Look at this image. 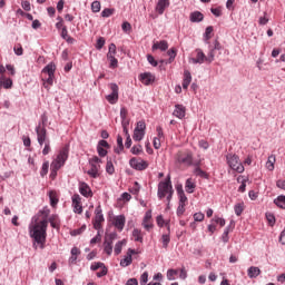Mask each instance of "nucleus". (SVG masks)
<instances>
[{"label":"nucleus","mask_w":285,"mask_h":285,"mask_svg":"<svg viewBox=\"0 0 285 285\" xmlns=\"http://www.w3.org/2000/svg\"><path fill=\"white\" fill-rule=\"evenodd\" d=\"M49 199H50V206L55 208L57 204H59V198L57 197V191L51 190L49 191Z\"/></svg>","instance_id":"obj_32"},{"label":"nucleus","mask_w":285,"mask_h":285,"mask_svg":"<svg viewBox=\"0 0 285 285\" xmlns=\"http://www.w3.org/2000/svg\"><path fill=\"white\" fill-rule=\"evenodd\" d=\"M191 81H193V76L190 75V71L185 70L184 71V79H183V88H184V90H188V86H190Z\"/></svg>","instance_id":"obj_23"},{"label":"nucleus","mask_w":285,"mask_h":285,"mask_svg":"<svg viewBox=\"0 0 285 285\" xmlns=\"http://www.w3.org/2000/svg\"><path fill=\"white\" fill-rule=\"evenodd\" d=\"M36 135L39 146H43L45 144H48L50 141V138H48V130L46 129V126L38 125L36 127Z\"/></svg>","instance_id":"obj_9"},{"label":"nucleus","mask_w":285,"mask_h":285,"mask_svg":"<svg viewBox=\"0 0 285 285\" xmlns=\"http://www.w3.org/2000/svg\"><path fill=\"white\" fill-rule=\"evenodd\" d=\"M109 88L111 90V94L106 96L107 101H109L111 105L119 101V86L117 83H110Z\"/></svg>","instance_id":"obj_11"},{"label":"nucleus","mask_w":285,"mask_h":285,"mask_svg":"<svg viewBox=\"0 0 285 285\" xmlns=\"http://www.w3.org/2000/svg\"><path fill=\"white\" fill-rule=\"evenodd\" d=\"M156 132H157V137H155V139H158L159 141H164V129L158 126L156 128Z\"/></svg>","instance_id":"obj_47"},{"label":"nucleus","mask_w":285,"mask_h":285,"mask_svg":"<svg viewBox=\"0 0 285 285\" xmlns=\"http://www.w3.org/2000/svg\"><path fill=\"white\" fill-rule=\"evenodd\" d=\"M68 147H63L59 151L57 158L51 163V168L53 169V173H56V170H59V168H61V166L66 164V161L68 160Z\"/></svg>","instance_id":"obj_5"},{"label":"nucleus","mask_w":285,"mask_h":285,"mask_svg":"<svg viewBox=\"0 0 285 285\" xmlns=\"http://www.w3.org/2000/svg\"><path fill=\"white\" fill-rule=\"evenodd\" d=\"M107 59L108 61H110L109 68L115 69L119 65V61L117 60V58H115V56L107 55Z\"/></svg>","instance_id":"obj_38"},{"label":"nucleus","mask_w":285,"mask_h":285,"mask_svg":"<svg viewBox=\"0 0 285 285\" xmlns=\"http://www.w3.org/2000/svg\"><path fill=\"white\" fill-rule=\"evenodd\" d=\"M144 150V147L141 145H136L131 148L132 155H139Z\"/></svg>","instance_id":"obj_54"},{"label":"nucleus","mask_w":285,"mask_h":285,"mask_svg":"<svg viewBox=\"0 0 285 285\" xmlns=\"http://www.w3.org/2000/svg\"><path fill=\"white\" fill-rule=\"evenodd\" d=\"M227 159V164L229 166V168H232V170H234L235 173H244V164H242V160H239V156L235 155V154H228L226 156Z\"/></svg>","instance_id":"obj_4"},{"label":"nucleus","mask_w":285,"mask_h":285,"mask_svg":"<svg viewBox=\"0 0 285 285\" xmlns=\"http://www.w3.org/2000/svg\"><path fill=\"white\" fill-rule=\"evenodd\" d=\"M107 55H110L111 57L117 55V46L115 43L109 45V51Z\"/></svg>","instance_id":"obj_57"},{"label":"nucleus","mask_w":285,"mask_h":285,"mask_svg":"<svg viewBox=\"0 0 285 285\" xmlns=\"http://www.w3.org/2000/svg\"><path fill=\"white\" fill-rule=\"evenodd\" d=\"M205 218L203 213L194 214V222H202Z\"/></svg>","instance_id":"obj_63"},{"label":"nucleus","mask_w":285,"mask_h":285,"mask_svg":"<svg viewBox=\"0 0 285 285\" xmlns=\"http://www.w3.org/2000/svg\"><path fill=\"white\" fill-rule=\"evenodd\" d=\"M175 164L177 166H190L193 164V151L190 150H179L175 155Z\"/></svg>","instance_id":"obj_3"},{"label":"nucleus","mask_w":285,"mask_h":285,"mask_svg":"<svg viewBox=\"0 0 285 285\" xmlns=\"http://www.w3.org/2000/svg\"><path fill=\"white\" fill-rule=\"evenodd\" d=\"M132 239L134 242H139L140 244H144V233L141 229L135 228L132 230Z\"/></svg>","instance_id":"obj_29"},{"label":"nucleus","mask_w":285,"mask_h":285,"mask_svg":"<svg viewBox=\"0 0 285 285\" xmlns=\"http://www.w3.org/2000/svg\"><path fill=\"white\" fill-rule=\"evenodd\" d=\"M139 81H141L144 86H150L151 83H155V75H153L151 72L140 73Z\"/></svg>","instance_id":"obj_15"},{"label":"nucleus","mask_w":285,"mask_h":285,"mask_svg":"<svg viewBox=\"0 0 285 285\" xmlns=\"http://www.w3.org/2000/svg\"><path fill=\"white\" fill-rule=\"evenodd\" d=\"M104 222H106V219L104 218V213L101 210V205H99L95 209L94 228L96 230H101V224H104Z\"/></svg>","instance_id":"obj_10"},{"label":"nucleus","mask_w":285,"mask_h":285,"mask_svg":"<svg viewBox=\"0 0 285 285\" xmlns=\"http://www.w3.org/2000/svg\"><path fill=\"white\" fill-rule=\"evenodd\" d=\"M121 28L124 32H130V30H132V26L130 24V22H124Z\"/></svg>","instance_id":"obj_60"},{"label":"nucleus","mask_w":285,"mask_h":285,"mask_svg":"<svg viewBox=\"0 0 285 285\" xmlns=\"http://www.w3.org/2000/svg\"><path fill=\"white\" fill-rule=\"evenodd\" d=\"M195 188H196L195 181L193 180V178H188L185 183L186 193L193 194L195 193Z\"/></svg>","instance_id":"obj_30"},{"label":"nucleus","mask_w":285,"mask_h":285,"mask_svg":"<svg viewBox=\"0 0 285 285\" xmlns=\"http://www.w3.org/2000/svg\"><path fill=\"white\" fill-rule=\"evenodd\" d=\"M91 10H92V12H100L101 11V2L94 1L91 3Z\"/></svg>","instance_id":"obj_46"},{"label":"nucleus","mask_w":285,"mask_h":285,"mask_svg":"<svg viewBox=\"0 0 285 285\" xmlns=\"http://www.w3.org/2000/svg\"><path fill=\"white\" fill-rule=\"evenodd\" d=\"M156 222H157V224H158V226H159L160 228H163L164 224H165V226H166V224H168V222H166V220L164 219V216H161V215L157 216Z\"/></svg>","instance_id":"obj_56"},{"label":"nucleus","mask_w":285,"mask_h":285,"mask_svg":"<svg viewBox=\"0 0 285 285\" xmlns=\"http://www.w3.org/2000/svg\"><path fill=\"white\" fill-rule=\"evenodd\" d=\"M212 222H215V224H218L220 227L226 226V219L215 216Z\"/></svg>","instance_id":"obj_49"},{"label":"nucleus","mask_w":285,"mask_h":285,"mask_svg":"<svg viewBox=\"0 0 285 285\" xmlns=\"http://www.w3.org/2000/svg\"><path fill=\"white\" fill-rule=\"evenodd\" d=\"M178 275H179V269H168L167 271V279L169 282H174V279H177Z\"/></svg>","instance_id":"obj_34"},{"label":"nucleus","mask_w":285,"mask_h":285,"mask_svg":"<svg viewBox=\"0 0 285 285\" xmlns=\"http://www.w3.org/2000/svg\"><path fill=\"white\" fill-rule=\"evenodd\" d=\"M173 115L178 119H184L186 117V107L183 105H176Z\"/></svg>","instance_id":"obj_20"},{"label":"nucleus","mask_w":285,"mask_h":285,"mask_svg":"<svg viewBox=\"0 0 285 285\" xmlns=\"http://www.w3.org/2000/svg\"><path fill=\"white\" fill-rule=\"evenodd\" d=\"M166 227L168 233L167 234H163L160 237V243L163 244V248H168V244H170V225L168 223H166Z\"/></svg>","instance_id":"obj_19"},{"label":"nucleus","mask_w":285,"mask_h":285,"mask_svg":"<svg viewBox=\"0 0 285 285\" xmlns=\"http://www.w3.org/2000/svg\"><path fill=\"white\" fill-rule=\"evenodd\" d=\"M104 46H106V39L104 37H100L97 40L96 48H97V50H101V48H104Z\"/></svg>","instance_id":"obj_50"},{"label":"nucleus","mask_w":285,"mask_h":285,"mask_svg":"<svg viewBox=\"0 0 285 285\" xmlns=\"http://www.w3.org/2000/svg\"><path fill=\"white\" fill-rule=\"evenodd\" d=\"M189 21H191V23H199L202 21H204V13L199 12V11H194L189 14Z\"/></svg>","instance_id":"obj_22"},{"label":"nucleus","mask_w":285,"mask_h":285,"mask_svg":"<svg viewBox=\"0 0 285 285\" xmlns=\"http://www.w3.org/2000/svg\"><path fill=\"white\" fill-rule=\"evenodd\" d=\"M43 149H42V155H50V151L52 150V148L50 147V140L49 142H45L43 144Z\"/></svg>","instance_id":"obj_51"},{"label":"nucleus","mask_w":285,"mask_h":285,"mask_svg":"<svg viewBox=\"0 0 285 285\" xmlns=\"http://www.w3.org/2000/svg\"><path fill=\"white\" fill-rule=\"evenodd\" d=\"M148 284V272H144L140 276V285Z\"/></svg>","instance_id":"obj_55"},{"label":"nucleus","mask_w":285,"mask_h":285,"mask_svg":"<svg viewBox=\"0 0 285 285\" xmlns=\"http://www.w3.org/2000/svg\"><path fill=\"white\" fill-rule=\"evenodd\" d=\"M50 215L49 209L40 210L36 216L32 217L29 225V235L33 239V248L37 245L43 249L46 248V237H48V216Z\"/></svg>","instance_id":"obj_1"},{"label":"nucleus","mask_w":285,"mask_h":285,"mask_svg":"<svg viewBox=\"0 0 285 285\" xmlns=\"http://www.w3.org/2000/svg\"><path fill=\"white\" fill-rule=\"evenodd\" d=\"M99 242H101V234H97L94 238H91L90 244L91 246L95 244H99Z\"/></svg>","instance_id":"obj_62"},{"label":"nucleus","mask_w":285,"mask_h":285,"mask_svg":"<svg viewBox=\"0 0 285 285\" xmlns=\"http://www.w3.org/2000/svg\"><path fill=\"white\" fill-rule=\"evenodd\" d=\"M104 252L107 255H112V237L106 238L104 243Z\"/></svg>","instance_id":"obj_28"},{"label":"nucleus","mask_w":285,"mask_h":285,"mask_svg":"<svg viewBox=\"0 0 285 285\" xmlns=\"http://www.w3.org/2000/svg\"><path fill=\"white\" fill-rule=\"evenodd\" d=\"M57 71V66L53 62H50L42 69V81L45 88H50L55 83V72Z\"/></svg>","instance_id":"obj_2"},{"label":"nucleus","mask_w":285,"mask_h":285,"mask_svg":"<svg viewBox=\"0 0 285 285\" xmlns=\"http://www.w3.org/2000/svg\"><path fill=\"white\" fill-rule=\"evenodd\" d=\"M115 14V9L106 8L101 11V17L108 19V17H112Z\"/></svg>","instance_id":"obj_41"},{"label":"nucleus","mask_w":285,"mask_h":285,"mask_svg":"<svg viewBox=\"0 0 285 285\" xmlns=\"http://www.w3.org/2000/svg\"><path fill=\"white\" fill-rule=\"evenodd\" d=\"M101 159L97 156H94L89 159V166L90 169L87 171V175L89 177H92L94 179H97L99 177V170L101 168Z\"/></svg>","instance_id":"obj_6"},{"label":"nucleus","mask_w":285,"mask_h":285,"mask_svg":"<svg viewBox=\"0 0 285 285\" xmlns=\"http://www.w3.org/2000/svg\"><path fill=\"white\" fill-rule=\"evenodd\" d=\"M266 219L269 226H275V216L273 214H266Z\"/></svg>","instance_id":"obj_58"},{"label":"nucleus","mask_w":285,"mask_h":285,"mask_svg":"<svg viewBox=\"0 0 285 285\" xmlns=\"http://www.w3.org/2000/svg\"><path fill=\"white\" fill-rule=\"evenodd\" d=\"M213 26H209L206 28L204 37H205V41H209V39L213 38Z\"/></svg>","instance_id":"obj_43"},{"label":"nucleus","mask_w":285,"mask_h":285,"mask_svg":"<svg viewBox=\"0 0 285 285\" xmlns=\"http://www.w3.org/2000/svg\"><path fill=\"white\" fill-rule=\"evenodd\" d=\"M142 227L145 230H150L153 228V214L150 212H147L145 214V217L142 219Z\"/></svg>","instance_id":"obj_18"},{"label":"nucleus","mask_w":285,"mask_h":285,"mask_svg":"<svg viewBox=\"0 0 285 285\" xmlns=\"http://www.w3.org/2000/svg\"><path fill=\"white\" fill-rule=\"evenodd\" d=\"M0 83L6 88V90H9V88H12V79L6 78L4 76H1Z\"/></svg>","instance_id":"obj_33"},{"label":"nucleus","mask_w":285,"mask_h":285,"mask_svg":"<svg viewBox=\"0 0 285 285\" xmlns=\"http://www.w3.org/2000/svg\"><path fill=\"white\" fill-rule=\"evenodd\" d=\"M79 255H81V249H79V247H72L69 264H77V257H79Z\"/></svg>","instance_id":"obj_27"},{"label":"nucleus","mask_w":285,"mask_h":285,"mask_svg":"<svg viewBox=\"0 0 285 285\" xmlns=\"http://www.w3.org/2000/svg\"><path fill=\"white\" fill-rule=\"evenodd\" d=\"M275 161H277V158H275V155H271L266 161V168L269 171L275 170Z\"/></svg>","instance_id":"obj_31"},{"label":"nucleus","mask_w":285,"mask_h":285,"mask_svg":"<svg viewBox=\"0 0 285 285\" xmlns=\"http://www.w3.org/2000/svg\"><path fill=\"white\" fill-rule=\"evenodd\" d=\"M274 204H276L278 208H283L285 210V196H278L276 199H274Z\"/></svg>","instance_id":"obj_36"},{"label":"nucleus","mask_w":285,"mask_h":285,"mask_svg":"<svg viewBox=\"0 0 285 285\" xmlns=\"http://www.w3.org/2000/svg\"><path fill=\"white\" fill-rule=\"evenodd\" d=\"M129 165L135 169V170H146L148 168V161L141 159V158H131L129 160Z\"/></svg>","instance_id":"obj_12"},{"label":"nucleus","mask_w":285,"mask_h":285,"mask_svg":"<svg viewBox=\"0 0 285 285\" xmlns=\"http://www.w3.org/2000/svg\"><path fill=\"white\" fill-rule=\"evenodd\" d=\"M72 208L73 213H77L78 215L83 213V207L81 206V196H79V194H75L72 196Z\"/></svg>","instance_id":"obj_14"},{"label":"nucleus","mask_w":285,"mask_h":285,"mask_svg":"<svg viewBox=\"0 0 285 285\" xmlns=\"http://www.w3.org/2000/svg\"><path fill=\"white\" fill-rule=\"evenodd\" d=\"M235 215L239 217L244 213V203H238L234 206Z\"/></svg>","instance_id":"obj_40"},{"label":"nucleus","mask_w":285,"mask_h":285,"mask_svg":"<svg viewBox=\"0 0 285 285\" xmlns=\"http://www.w3.org/2000/svg\"><path fill=\"white\" fill-rule=\"evenodd\" d=\"M48 168H50V163L48 161L43 163L40 170L41 177H46V175H48Z\"/></svg>","instance_id":"obj_44"},{"label":"nucleus","mask_w":285,"mask_h":285,"mask_svg":"<svg viewBox=\"0 0 285 285\" xmlns=\"http://www.w3.org/2000/svg\"><path fill=\"white\" fill-rule=\"evenodd\" d=\"M104 263H94V264H91V266H90V269L91 271H99V268H104Z\"/></svg>","instance_id":"obj_61"},{"label":"nucleus","mask_w":285,"mask_h":285,"mask_svg":"<svg viewBox=\"0 0 285 285\" xmlns=\"http://www.w3.org/2000/svg\"><path fill=\"white\" fill-rule=\"evenodd\" d=\"M173 191V184L170 183V175L167 176L165 181L158 184V198L164 199L167 194Z\"/></svg>","instance_id":"obj_7"},{"label":"nucleus","mask_w":285,"mask_h":285,"mask_svg":"<svg viewBox=\"0 0 285 285\" xmlns=\"http://www.w3.org/2000/svg\"><path fill=\"white\" fill-rule=\"evenodd\" d=\"M124 246H126V240H119L114 248V253L115 255H120L121 254V249L124 248Z\"/></svg>","instance_id":"obj_35"},{"label":"nucleus","mask_w":285,"mask_h":285,"mask_svg":"<svg viewBox=\"0 0 285 285\" xmlns=\"http://www.w3.org/2000/svg\"><path fill=\"white\" fill-rule=\"evenodd\" d=\"M167 55L169 57L168 63H173L175 61V57H177V49L171 48L167 51Z\"/></svg>","instance_id":"obj_39"},{"label":"nucleus","mask_w":285,"mask_h":285,"mask_svg":"<svg viewBox=\"0 0 285 285\" xmlns=\"http://www.w3.org/2000/svg\"><path fill=\"white\" fill-rule=\"evenodd\" d=\"M13 50L18 57H21V55H23V47L21 45H16L13 47Z\"/></svg>","instance_id":"obj_52"},{"label":"nucleus","mask_w":285,"mask_h":285,"mask_svg":"<svg viewBox=\"0 0 285 285\" xmlns=\"http://www.w3.org/2000/svg\"><path fill=\"white\" fill-rule=\"evenodd\" d=\"M176 213H177L178 217H181V215H184V213H186V205L179 204Z\"/></svg>","instance_id":"obj_53"},{"label":"nucleus","mask_w":285,"mask_h":285,"mask_svg":"<svg viewBox=\"0 0 285 285\" xmlns=\"http://www.w3.org/2000/svg\"><path fill=\"white\" fill-rule=\"evenodd\" d=\"M132 255H137V250L129 248L124 259L120 261V266L126 268L132 264Z\"/></svg>","instance_id":"obj_13"},{"label":"nucleus","mask_w":285,"mask_h":285,"mask_svg":"<svg viewBox=\"0 0 285 285\" xmlns=\"http://www.w3.org/2000/svg\"><path fill=\"white\" fill-rule=\"evenodd\" d=\"M153 50H161L165 52V50H168V41L163 40V41H157L151 47Z\"/></svg>","instance_id":"obj_25"},{"label":"nucleus","mask_w":285,"mask_h":285,"mask_svg":"<svg viewBox=\"0 0 285 285\" xmlns=\"http://www.w3.org/2000/svg\"><path fill=\"white\" fill-rule=\"evenodd\" d=\"M168 6H170V1L169 0H158V3L156 6V10L158 11V13H163L166 8H168Z\"/></svg>","instance_id":"obj_26"},{"label":"nucleus","mask_w":285,"mask_h":285,"mask_svg":"<svg viewBox=\"0 0 285 285\" xmlns=\"http://www.w3.org/2000/svg\"><path fill=\"white\" fill-rule=\"evenodd\" d=\"M147 60L150 63V66H154V68H157L158 62H157V60H155V57H153L151 55H148Z\"/></svg>","instance_id":"obj_59"},{"label":"nucleus","mask_w":285,"mask_h":285,"mask_svg":"<svg viewBox=\"0 0 285 285\" xmlns=\"http://www.w3.org/2000/svg\"><path fill=\"white\" fill-rule=\"evenodd\" d=\"M179 196V204H183V206H186V202H188V197H186V194H184V190L178 191Z\"/></svg>","instance_id":"obj_45"},{"label":"nucleus","mask_w":285,"mask_h":285,"mask_svg":"<svg viewBox=\"0 0 285 285\" xmlns=\"http://www.w3.org/2000/svg\"><path fill=\"white\" fill-rule=\"evenodd\" d=\"M247 275L250 279H255V277H259V275H262V269H259V267L252 266L247 269Z\"/></svg>","instance_id":"obj_24"},{"label":"nucleus","mask_w":285,"mask_h":285,"mask_svg":"<svg viewBox=\"0 0 285 285\" xmlns=\"http://www.w3.org/2000/svg\"><path fill=\"white\" fill-rule=\"evenodd\" d=\"M114 226L117 230H124V226H126V216L119 215L114 218Z\"/></svg>","instance_id":"obj_17"},{"label":"nucleus","mask_w":285,"mask_h":285,"mask_svg":"<svg viewBox=\"0 0 285 285\" xmlns=\"http://www.w3.org/2000/svg\"><path fill=\"white\" fill-rule=\"evenodd\" d=\"M196 58L191 59L193 63H204L206 61V53L202 49H196Z\"/></svg>","instance_id":"obj_21"},{"label":"nucleus","mask_w":285,"mask_h":285,"mask_svg":"<svg viewBox=\"0 0 285 285\" xmlns=\"http://www.w3.org/2000/svg\"><path fill=\"white\" fill-rule=\"evenodd\" d=\"M276 186L277 188H281V190H285V180H282V179L277 180Z\"/></svg>","instance_id":"obj_64"},{"label":"nucleus","mask_w":285,"mask_h":285,"mask_svg":"<svg viewBox=\"0 0 285 285\" xmlns=\"http://www.w3.org/2000/svg\"><path fill=\"white\" fill-rule=\"evenodd\" d=\"M156 132H157V137H155V139H158L159 141H164V129L158 126L156 128Z\"/></svg>","instance_id":"obj_48"},{"label":"nucleus","mask_w":285,"mask_h":285,"mask_svg":"<svg viewBox=\"0 0 285 285\" xmlns=\"http://www.w3.org/2000/svg\"><path fill=\"white\" fill-rule=\"evenodd\" d=\"M79 193L82 197H92V189L87 183L79 184Z\"/></svg>","instance_id":"obj_16"},{"label":"nucleus","mask_w":285,"mask_h":285,"mask_svg":"<svg viewBox=\"0 0 285 285\" xmlns=\"http://www.w3.org/2000/svg\"><path fill=\"white\" fill-rule=\"evenodd\" d=\"M146 137V121L139 120L134 129V141H141Z\"/></svg>","instance_id":"obj_8"},{"label":"nucleus","mask_w":285,"mask_h":285,"mask_svg":"<svg viewBox=\"0 0 285 285\" xmlns=\"http://www.w3.org/2000/svg\"><path fill=\"white\" fill-rule=\"evenodd\" d=\"M106 173H108V175H115V165H112V160H107Z\"/></svg>","instance_id":"obj_42"},{"label":"nucleus","mask_w":285,"mask_h":285,"mask_svg":"<svg viewBox=\"0 0 285 285\" xmlns=\"http://www.w3.org/2000/svg\"><path fill=\"white\" fill-rule=\"evenodd\" d=\"M49 224L52 228H59V216L52 215L49 217Z\"/></svg>","instance_id":"obj_37"}]
</instances>
